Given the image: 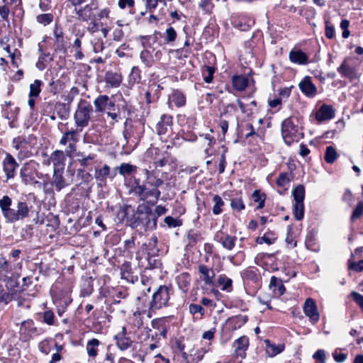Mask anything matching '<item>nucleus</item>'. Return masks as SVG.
I'll use <instances>...</instances> for the list:
<instances>
[{
    "label": "nucleus",
    "instance_id": "1",
    "mask_svg": "<svg viewBox=\"0 0 363 363\" xmlns=\"http://www.w3.org/2000/svg\"><path fill=\"white\" fill-rule=\"evenodd\" d=\"M145 179L142 182L139 178H134L130 192L140 201L155 204L161 197L160 187L164 184V180L160 178L155 171L144 169Z\"/></svg>",
    "mask_w": 363,
    "mask_h": 363
},
{
    "label": "nucleus",
    "instance_id": "2",
    "mask_svg": "<svg viewBox=\"0 0 363 363\" xmlns=\"http://www.w3.org/2000/svg\"><path fill=\"white\" fill-rule=\"evenodd\" d=\"M12 199L7 195L0 199V209L4 218L10 223H14L23 220L28 216L29 208L25 201H18L16 210L11 208Z\"/></svg>",
    "mask_w": 363,
    "mask_h": 363
},
{
    "label": "nucleus",
    "instance_id": "3",
    "mask_svg": "<svg viewBox=\"0 0 363 363\" xmlns=\"http://www.w3.org/2000/svg\"><path fill=\"white\" fill-rule=\"evenodd\" d=\"M157 220L156 216L150 207L145 205H139L135 217L128 221L129 225L133 228L143 225L146 229L152 230L157 228Z\"/></svg>",
    "mask_w": 363,
    "mask_h": 363
},
{
    "label": "nucleus",
    "instance_id": "4",
    "mask_svg": "<svg viewBox=\"0 0 363 363\" xmlns=\"http://www.w3.org/2000/svg\"><path fill=\"white\" fill-rule=\"evenodd\" d=\"M173 294V289L172 286L161 285L157 291L152 294V300L149 303V310L147 317L151 318L152 313L164 307L170 305L169 301L171 296Z\"/></svg>",
    "mask_w": 363,
    "mask_h": 363
},
{
    "label": "nucleus",
    "instance_id": "5",
    "mask_svg": "<svg viewBox=\"0 0 363 363\" xmlns=\"http://www.w3.org/2000/svg\"><path fill=\"white\" fill-rule=\"evenodd\" d=\"M93 112V107L90 102L86 99H80L74 113V120L77 128L82 130L88 126Z\"/></svg>",
    "mask_w": 363,
    "mask_h": 363
},
{
    "label": "nucleus",
    "instance_id": "6",
    "mask_svg": "<svg viewBox=\"0 0 363 363\" xmlns=\"http://www.w3.org/2000/svg\"><path fill=\"white\" fill-rule=\"evenodd\" d=\"M37 166L38 164L33 161L24 164L20 170L21 181L26 185L37 184L39 187L43 186L45 189L48 184H43L38 181V179H40L42 174L38 172Z\"/></svg>",
    "mask_w": 363,
    "mask_h": 363
},
{
    "label": "nucleus",
    "instance_id": "7",
    "mask_svg": "<svg viewBox=\"0 0 363 363\" xmlns=\"http://www.w3.org/2000/svg\"><path fill=\"white\" fill-rule=\"evenodd\" d=\"M281 131L283 140L287 145L298 142L300 138L298 126L292 117H289L283 121Z\"/></svg>",
    "mask_w": 363,
    "mask_h": 363
},
{
    "label": "nucleus",
    "instance_id": "8",
    "mask_svg": "<svg viewBox=\"0 0 363 363\" xmlns=\"http://www.w3.org/2000/svg\"><path fill=\"white\" fill-rule=\"evenodd\" d=\"M292 195L295 201L293 206V213L294 218L297 220H301L304 216L305 188L303 185L296 186L292 191Z\"/></svg>",
    "mask_w": 363,
    "mask_h": 363
},
{
    "label": "nucleus",
    "instance_id": "9",
    "mask_svg": "<svg viewBox=\"0 0 363 363\" xmlns=\"http://www.w3.org/2000/svg\"><path fill=\"white\" fill-rule=\"evenodd\" d=\"M144 132L143 126L140 124L134 125L131 123V121L127 118L124 123V130L123 135L128 143L131 140L134 143H137Z\"/></svg>",
    "mask_w": 363,
    "mask_h": 363
},
{
    "label": "nucleus",
    "instance_id": "10",
    "mask_svg": "<svg viewBox=\"0 0 363 363\" xmlns=\"http://www.w3.org/2000/svg\"><path fill=\"white\" fill-rule=\"evenodd\" d=\"M12 146L18 152L16 156L20 160L28 158L33 155L32 146L24 136L14 138Z\"/></svg>",
    "mask_w": 363,
    "mask_h": 363
},
{
    "label": "nucleus",
    "instance_id": "11",
    "mask_svg": "<svg viewBox=\"0 0 363 363\" xmlns=\"http://www.w3.org/2000/svg\"><path fill=\"white\" fill-rule=\"evenodd\" d=\"M94 106L96 113H105L108 110L116 108L115 100L108 95H99L94 100Z\"/></svg>",
    "mask_w": 363,
    "mask_h": 363
},
{
    "label": "nucleus",
    "instance_id": "12",
    "mask_svg": "<svg viewBox=\"0 0 363 363\" xmlns=\"http://www.w3.org/2000/svg\"><path fill=\"white\" fill-rule=\"evenodd\" d=\"M3 170L7 179H12L16 175V171L19 167L16 159L10 153L6 152L2 161Z\"/></svg>",
    "mask_w": 363,
    "mask_h": 363
},
{
    "label": "nucleus",
    "instance_id": "13",
    "mask_svg": "<svg viewBox=\"0 0 363 363\" xmlns=\"http://www.w3.org/2000/svg\"><path fill=\"white\" fill-rule=\"evenodd\" d=\"M97 9V6L94 3L86 4L79 9L75 8L76 13L79 21L88 22L90 20H94L96 18L94 11Z\"/></svg>",
    "mask_w": 363,
    "mask_h": 363
},
{
    "label": "nucleus",
    "instance_id": "14",
    "mask_svg": "<svg viewBox=\"0 0 363 363\" xmlns=\"http://www.w3.org/2000/svg\"><path fill=\"white\" fill-rule=\"evenodd\" d=\"M303 312L313 324H315L318 322L320 314L313 299L311 298H306L303 306Z\"/></svg>",
    "mask_w": 363,
    "mask_h": 363
},
{
    "label": "nucleus",
    "instance_id": "15",
    "mask_svg": "<svg viewBox=\"0 0 363 363\" xmlns=\"http://www.w3.org/2000/svg\"><path fill=\"white\" fill-rule=\"evenodd\" d=\"M214 240L219 242L225 250L231 251L235 246L237 238L222 231H218L214 235Z\"/></svg>",
    "mask_w": 363,
    "mask_h": 363
},
{
    "label": "nucleus",
    "instance_id": "16",
    "mask_svg": "<svg viewBox=\"0 0 363 363\" xmlns=\"http://www.w3.org/2000/svg\"><path fill=\"white\" fill-rule=\"evenodd\" d=\"M172 117L169 115L163 114L157 124V133L161 136V138L163 136L169 135V133L172 131Z\"/></svg>",
    "mask_w": 363,
    "mask_h": 363
},
{
    "label": "nucleus",
    "instance_id": "17",
    "mask_svg": "<svg viewBox=\"0 0 363 363\" xmlns=\"http://www.w3.org/2000/svg\"><path fill=\"white\" fill-rule=\"evenodd\" d=\"M135 214L136 211H135L132 206L128 204H123L119 207V209L117 211L116 218L120 223H122L125 220L127 224L129 225L128 220L131 218H133Z\"/></svg>",
    "mask_w": 363,
    "mask_h": 363
},
{
    "label": "nucleus",
    "instance_id": "18",
    "mask_svg": "<svg viewBox=\"0 0 363 363\" xmlns=\"http://www.w3.org/2000/svg\"><path fill=\"white\" fill-rule=\"evenodd\" d=\"M13 265L5 257H0V281L11 280L13 276Z\"/></svg>",
    "mask_w": 363,
    "mask_h": 363
},
{
    "label": "nucleus",
    "instance_id": "19",
    "mask_svg": "<svg viewBox=\"0 0 363 363\" xmlns=\"http://www.w3.org/2000/svg\"><path fill=\"white\" fill-rule=\"evenodd\" d=\"M300 90L308 97H313L317 93L315 84L311 82L310 77H305L298 84Z\"/></svg>",
    "mask_w": 363,
    "mask_h": 363
},
{
    "label": "nucleus",
    "instance_id": "20",
    "mask_svg": "<svg viewBox=\"0 0 363 363\" xmlns=\"http://www.w3.org/2000/svg\"><path fill=\"white\" fill-rule=\"evenodd\" d=\"M116 175V172H111L108 165L104 164L101 168L95 169L94 177L100 184L105 183L107 177L113 179Z\"/></svg>",
    "mask_w": 363,
    "mask_h": 363
},
{
    "label": "nucleus",
    "instance_id": "21",
    "mask_svg": "<svg viewBox=\"0 0 363 363\" xmlns=\"http://www.w3.org/2000/svg\"><path fill=\"white\" fill-rule=\"evenodd\" d=\"M199 272L201 274V279L206 285L213 286L214 284L213 278L215 272L212 268H209L204 264L199 266Z\"/></svg>",
    "mask_w": 363,
    "mask_h": 363
},
{
    "label": "nucleus",
    "instance_id": "22",
    "mask_svg": "<svg viewBox=\"0 0 363 363\" xmlns=\"http://www.w3.org/2000/svg\"><path fill=\"white\" fill-rule=\"evenodd\" d=\"M335 116V110L331 106L323 104L320 106L315 113V118L321 122L326 120H330Z\"/></svg>",
    "mask_w": 363,
    "mask_h": 363
},
{
    "label": "nucleus",
    "instance_id": "23",
    "mask_svg": "<svg viewBox=\"0 0 363 363\" xmlns=\"http://www.w3.org/2000/svg\"><path fill=\"white\" fill-rule=\"evenodd\" d=\"M235 347V352L237 357L245 358L246 356L245 351L249 346V339L247 336H242L237 339L234 343Z\"/></svg>",
    "mask_w": 363,
    "mask_h": 363
},
{
    "label": "nucleus",
    "instance_id": "24",
    "mask_svg": "<svg viewBox=\"0 0 363 363\" xmlns=\"http://www.w3.org/2000/svg\"><path fill=\"white\" fill-rule=\"evenodd\" d=\"M289 57L292 63L297 65H306L308 62V56L301 50H291Z\"/></svg>",
    "mask_w": 363,
    "mask_h": 363
},
{
    "label": "nucleus",
    "instance_id": "25",
    "mask_svg": "<svg viewBox=\"0 0 363 363\" xmlns=\"http://www.w3.org/2000/svg\"><path fill=\"white\" fill-rule=\"evenodd\" d=\"M52 184L57 191H60L61 189L67 186V184L62 176V169H54Z\"/></svg>",
    "mask_w": 363,
    "mask_h": 363
},
{
    "label": "nucleus",
    "instance_id": "26",
    "mask_svg": "<svg viewBox=\"0 0 363 363\" xmlns=\"http://www.w3.org/2000/svg\"><path fill=\"white\" fill-rule=\"evenodd\" d=\"M337 72L342 77L347 78L350 81L357 78L356 69L354 67L349 66L345 60L337 68Z\"/></svg>",
    "mask_w": 363,
    "mask_h": 363
},
{
    "label": "nucleus",
    "instance_id": "27",
    "mask_svg": "<svg viewBox=\"0 0 363 363\" xmlns=\"http://www.w3.org/2000/svg\"><path fill=\"white\" fill-rule=\"evenodd\" d=\"M80 128L72 129L63 133L60 144L65 145L69 141L77 143L79 141V134L82 131Z\"/></svg>",
    "mask_w": 363,
    "mask_h": 363
},
{
    "label": "nucleus",
    "instance_id": "28",
    "mask_svg": "<svg viewBox=\"0 0 363 363\" xmlns=\"http://www.w3.org/2000/svg\"><path fill=\"white\" fill-rule=\"evenodd\" d=\"M121 274L123 279L128 282L135 283L138 280L137 275H134L129 262H125L121 267Z\"/></svg>",
    "mask_w": 363,
    "mask_h": 363
},
{
    "label": "nucleus",
    "instance_id": "29",
    "mask_svg": "<svg viewBox=\"0 0 363 363\" xmlns=\"http://www.w3.org/2000/svg\"><path fill=\"white\" fill-rule=\"evenodd\" d=\"M122 80L123 77L121 74L109 71L105 74V82L108 86L118 87Z\"/></svg>",
    "mask_w": 363,
    "mask_h": 363
},
{
    "label": "nucleus",
    "instance_id": "30",
    "mask_svg": "<svg viewBox=\"0 0 363 363\" xmlns=\"http://www.w3.org/2000/svg\"><path fill=\"white\" fill-rule=\"evenodd\" d=\"M176 281H177L179 288L183 292H186L190 286L191 279V276L189 274H188L186 272H184V273H181L180 274H179L177 277Z\"/></svg>",
    "mask_w": 363,
    "mask_h": 363
},
{
    "label": "nucleus",
    "instance_id": "31",
    "mask_svg": "<svg viewBox=\"0 0 363 363\" xmlns=\"http://www.w3.org/2000/svg\"><path fill=\"white\" fill-rule=\"evenodd\" d=\"M247 320V315H238L228 318L227 323L231 327L232 330H235L243 326Z\"/></svg>",
    "mask_w": 363,
    "mask_h": 363
},
{
    "label": "nucleus",
    "instance_id": "32",
    "mask_svg": "<svg viewBox=\"0 0 363 363\" xmlns=\"http://www.w3.org/2000/svg\"><path fill=\"white\" fill-rule=\"evenodd\" d=\"M269 289H272L276 295L281 296L285 292V287L282 283V281L272 276L270 279Z\"/></svg>",
    "mask_w": 363,
    "mask_h": 363
},
{
    "label": "nucleus",
    "instance_id": "33",
    "mask_svg": "<svg viewBox=\"0 0 363 363\" xmlns=\"http://www.w3.org/2000/svg\"><path fill=\"white\" fill-rule=\"evenodd\" d=\"M34 330V323L32 320L28 319L26 320H23L21 323L20 329H19V333L21 336H23V338H28L31 333Z\"/></svg>",
    "mask_w": 363,
    "mask_h": 363
},
{
    "label": "nucleus",
    "instance_id": "34",
    "mask_svg": "<svg viewBox=\"0 0 363 363\" xmlns=\"http://www.w3.org/2000/svg\"><path fill=\"white\" fill-rule=\"evenodd\" d=\"M48 160L49 162H52L55 168L59 166H63L65 161V153L62 150H55L51 154Z\"/></svg>",
    "mask_w": 363,
    "mask_h": 363
},
{
    "label": "nucleus",
    "instance_id": "35",
    "mask_svg": "<svg viewBox=\"0 0 363 363\" xmlns=\"http://www.w3.org/2000/svg\"><path fill=\"white\" fill-rule=\"evenodd\" d=\"M169 99L170 102L174 103L177 107H182L186 104V96L179 90H174Z\"/></svg>",
    "mask_w": 363,
    "mask_h": 363
},
{
    "label": "nucleus",
    "instance_id": "36",
    "mask_svg": "<svg viewBox=\"0 0 363 363\" xmlns=\"http://www.w3.org/2000/svg\"><path fill=\"white\" fill-rule=\"evenodd\" d=\"M101 342L96 338H92L87 342L86 350L90 357L95 358L98 354V347Z\"/></svg>",
    "mask_w": 363,
    "mask_h": 363
},
{
    "label": "nucleus",
    "instance_id": "37",
    "mask_svg": "<svg viewBox=\"0 0 363 363\" xmlns=\"http://www.w3.org/2000/svg\"><path fill=\"white\" fill-rule=\"evenodd\" d=\"M233 87L238 91H243L248 84V79L242 75H235L232 79Z\"/></svg>",
    "mask_w": 363,
    "mask_h": 363
},
{
    "label": "nucleus",
    "instance_id": "38",
    "mask_svg": "<svg viewBox=\"0 0 363 363\" xmlns=\"http://www.w3.org/2000/svg\"><path fill=\"white\" fill-rule=\"evenodd\" d=\"M266 197V194L262 193L259 189H256L252 192L251 199L255 203H257L256 209H262L264 208Z\"/></svg>",
    "mask_w": 363,
    "mask_h": 363
},
{
    "label": "nucleus",
    "instance_id": "39",
    "mask_svg": "<svg viewBox=\"0 0 363 363\" xmlns=\"http://www.w3.org/2000/svg\"><path fill=\"white\" fill-rule=\"evenodd\" d=\"M116 345L122 351L128 350L133 344L131 339L126 335H116Z\"/></svg>",
    "mask_w": 363,
    "mask_h": 363
},
{
    "label": "nucleus",
    "instance_id": "40",
    "mask_svg": "<svg viewBox=\"0 0 363 363\" xmlns=\"http://www.w3.org/2000/svg\"><path fill=\"white\" fill-rule=\"evenodd\" d=\"M137 167L129 163H122L120 166L116 167V170L122 176L129 175L135 172Z\"/></svg>",
    "mask_w": 363,
    "mask_h": 363
},
{
    "label": "nucleus",
    "instance_id": "41",
    "mask_svg": "<svg viewBox=\"0 0 363 363\" xmlns=\"http://www.w3.org/2000/svg\"><path fill=\"white\" fill-rule=\"evenodd\" d=\"M266 343V350L270 357H274L279 353H281L284 349V346L282 345H275L270 344L269 340H265Z\"/></svg>",
    "mask_w": 363,
    "mask_h": 363
},
{
    "label": "nucleus",
    "instance_id": "42",
    "mask_svg": "<svg viewBox=\"0 0 363 363\" xmlns=\"http://www.w3.org/2000/svg\"><path fill=\"white\" fill-rule=\"evenodd\" d=\"M72 49L76 60H81L84 58V55L82 52V41L79 38H77L74 40Z\"/></svg>",
    "mask_w": 363,
    "mask_h": 363
},
{
    "label": "nucleus",
    "instance_id": "43",
    "mask_svg": "<svg viewBox=\"0 0 363 363\" xmlns=\"http://www.w3.org/2000/svg\"><path fill=\"white\" fill-rule=\"evenodd\" d=\"M77 155L82 157V158L77 159V162L80 164L82 167H83L84 169L93 164V161L95 158L94 155H89L84 157L82 153L79 152Z\"/></svg>",
    "mask_w": 363,
    "mask_h": 363
},
{
    "label": "nucleus",
    "instance_id": "44",
    "mask_svg": "<svg viewBox=\"0 0 363 363\" xmlns=\"http://www.w3.org/2000/svg\"><path fill=\"white\" fill-rule=\"evenodd\" d=\"M218 283L221 286L223 291H230L232 290V280L224 274L218 277Z\"/></svg>",
    "mask_w": 363,
    "mask_h": 363
},
{
    "label": "nucleus",
    "instance_id": "45",
    "mask_svg": "<svg viewBox=\"0 0 363 363\" xmlns=\"http://www.w3.org/2000/svg\"><path fill=\"white\" fill-rule=\"evenodd\" d=\"M214 205L212 208L214 215H219L222 213V207L224 206V201L219 195H214L213 197Z\"/></svg>",
    "mask_w": 363,
    "mask_h": 363
},
{
    "label": "nucleus",
    "instance_id": "46",
    "mask_svg": "<svg viewBox=\"0 0 363 363\" xmlns=\"http://www.w3.org/2000/svg\"><path fill=\"white\" fill-rule=\"evenodd\" d=\"M140 58L146 67H151L154 62L152 54L147 49H143L140 54Z\"/></svg>",
    "mask_w": 363,
    "mask_h": 363
},
{
    "label": "nucleus",
    "instance_id": "47",
    "mask_svg": "<svg viewBox=\"0 0 363 363\" xmlns=\"http://www.w3.org/2000/svg\"><path fill=\"white\" fill-rule=\"evenodd\" d=\"M157 238L156 236H152L147 243H145L146 251L148 255H154L158 252V249L157 248Z\"/></svg>",
    "mask_w": 363,
    "mask_h": 363
},
{
    "label": "nucleus",
    "instance_id": "48",
    "mask_svg": "<svg viewBox=\"0 0 363 363\" xmlns=\"http://www.w3.org/2000/svg\"><path fill=\"white\" fill-rule=\"evenodd\" d=\"M141 71L138 67L134 66L131 69V72L129 74V83L134 84L139 83L141 79Z\"/></svg>",
    "mask_w": 363,
    "mask_h": 363
},
{
    "label": "nucleus",
    "instance_id": "49",
    "mask_svg": "<svg viewBox=\"0 0 363 363\" xmlns=\"http://www.w3.org/2000/svg\"><path fill=\"white\" fill-rule=\"evenodd\" d=\"M13 298V294L6 291L3 286L0 285V304L7 305Z\"/></svg>",
    "mask_w": 363,
    "mask_h": 363
},
{
    "label": "nucleus",
    "instance_id": "50",
    "mask_svg": "<svg viewBox=\"0 0 363 363\" xmlns=\"http://www.w3.org/2000/svg\"><path fill=\"white\" fill-rule=\"evenodd\" d=\"M215 72V68L211 66H205L202 69V74L203 80L206 83H211L213 78V74Z\"/></svg>",
    "mask_w": 363,
    "mask_h": 363
},
{
    "label": "nucleus",
    "instance_id": "51",
    "mask_svg": "<svg viewBox=\"0 0 363 363\" xmlns=\"http://www.w3.org/2000/svg\"><path fill=\"white\" fill-rule=\"evenodd\" d=\"M324 158L327 163H333L337 159V152L335 149L332 146L327 147Z\"/></svg>",
    "mask_w": 363,
    "mask_h": 363
},
{
    "label": "nucleus",
    "instance_id": "52",
    "mask_svg": "<svg viewBox=\"0 0 363 363\" xmlns=\"http://www.w3.org/2000/svg\"><path fill=\"white\" fill-rule=\"evenodd\" d=\"M41 84L42 82L39 79H35L33 84H30L29 97H37L40 94Z\"/></svg>",
    "mask_w": 363,
    "mask_h": 363
},
{
    "label": "nucleus",
    "instance_id": "53",
    "mask_svg": "<svg viewBox=\"0 0 363 363\" xmlns=\"http://www.w3.org/2000/svg\"><path fill=\"white\" fill-rule=\"evenodd\" d=\"M230 207L233 210L240 212L245 209V206L241 197H235L230 200Z\"/></svg>",
    "mask_w": 363,
    "mask_h": 363
},
{
    "label": "nucleus",
    "instance_id": "54",
    "mask_svg": "<svg viewBox=\"0 0 363 363\" xmlns=\"http://www.w3.org/2000/svg\"><path fill=\"white\" fill-rule=\"evenodd\" d=\"M172 162V158L169 153L165 152L162 158L155 159L154 164L156 167H163Z\"/></svg>",
    "mask_w": 363,
    "mask_h": 363
},
{
    "label": "nucleus",
    "instance_id": "55",
    "mask_svg": "<svg viewBox=\"0 0 363 363\" xmlns=\"http://www.w3.org/2000/svg\"><path fill=\"white\" fill-rule=\"evenodd\" d=\"M53 18L52 13H43L37 16L36 21L38 23L45 26L52 22Z\"/></svg>",
    "mask_w": 363,
    "mask_h": 363
},
{
    "label": "nucleus",
    "instance_id": "56",
    "mask_svg": "<svg viewBox=\"0 0 363 363\" xmlns=\"http://www.w3.org/2000/svg\"><path fill=\"white\" fill-rule=\"evenodd\" d=\"M290 174L289 173H281L277 179V185L279 187L285 188L290 182Z\"/></svg>",
    "mask_w": 363,
    "mask_h": 363
},
{
    "label": "nucleus",
    "instance_id": "57",
    "mask_svg": "<svg viewBox=\"0 0 363 363\" xmlns=\"http://www.w3.org/2000/svg\"><path fill=\"white\" fill-rule=\"evenodd\" d=\"M133 324L138 328L143 326L142 311L139 310V307H138V311H135L133 314Z\"/></svg>",
    "mask_w": 363,
    "mask_h": 363
},
{
    "label": "nucleus",
    "instance_id": "58",
    "mask_svg": "<svg viewBox=\"0 0 363 363\" xmlns=\"http://www.w3.org/2000/svg\"><path fill=\"white\" fill-rule=\"evenodd\" d=\"M177 34L173 27L168 28L165 31V43L169 44L175 41Z\"/></svg>",
    "mask_w": 363,
    "mask_h": 363
},
{
    "label": "nucleus",
    "instance_id": "59",
    "mask_svg": "<svg viewBox=\"0 0 363 363\" xmlns=\"http://www.w3.org/2000/svg\"><path fill=\"white\" fill-rule=\"evenodd\" d=\"M199 6L205 13H210L213 8V4L212 0H200Z\"/></svg>",
    "mask_w": 363,
    "mask_h": 363
},
{
    "label": "nucleus",
    "instance_id": "60",
    "mask_svg": "<svg viewBox=\"0 0 363 363\" xmlns=\"http://www.w3.org/2000/svg\"><path fill=\"white\" fill-rule=\"evenodd\" d=\"M57 115L62 120H66L69 115V110L65 104H60L57 108Z\"/></svg>",
    "mask_w": 363,
    "mask_h": 363
},
{
    "label": "nucleus",
    "instance_id": "61",
    "mask_svg": "<svg viewBox=\"0 0 363 363\" xmlns=\"http://www.w3.org/2000/svg\"><path fill=\"white\" fill-rule=\"evenodd\" d=\"M277 240V238L274 235H270L268 233H264L263 236L259 237L257 238L256 242L258 244H262V243H267V245H272L273 244L275 240Z\"/></svg>",
    "mask_w": 363,
    "mask_h": 363
},
{
    "label": "nucleus",
    "instance_id": "62",
    "mask_svg": "<svg viewBox=\"0 0 363 363\" xmlns=\"http://www.w3.org/2000/svg\"><path fill=\"white\" fill-rule=\"evenodd\" d=\"M43 323L52 325L55 324V315L52 311L48 310L43 313Z\"/></svg>",
    "mask_w": 363,
    "mask_h": 363
},
{
    "label": "nucleus",
    "instance_id": "63",
    "mask_svg": "<svg viewBox=\"0 0 363 363\" xmlns=\"http://www.w3.org/2000/svg\"><path fill=\"white\" fill-rule=\"evenodd\" d=\"M167 320L165 318H155L151 321L152 327L157 330H162L166 326Z\"/></svg>",
    "mask_w": 363,
    "mask_h": 363
},
{
    "label": "nucleus",
    "instance_id": "64",
    "mask_svg": "<svg viewBox=\"0 0 363 363\" xmlns=\"http://www.w3.org/2000/svg\"><path fill=\"white\" fill-rule=\"evenodd\" d=\"M164 223L169 228H177L182 225V221L180 219L174 218L172 216H167L164 218Z\"/></svg>",
    "mask_w": 363,
    "mask_h": 363
}]
</instances>
